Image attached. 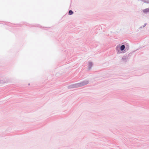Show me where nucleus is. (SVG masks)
I'll return each instance as SVG.
<instances>
[{
  "label": "nucleus",
  "instance_id": "nucleus-4",
  "mask_svg": "<svg viewBox=\"0 0 149 149\" xmlns=\"http://www.w3.org/2000/svg\"><path fill=\"white\" fill-rule=\"evenodd\" d=\"M73 12L71 10H69V14L70 15H72L73 14Z\"/></svg>",
  "mask_w": 149,
  "mask_h": 149
},
{
  "label": "nucleus",
  "instance_id": "nucleus-6",
  "mask_svg": "<svg viewBox=\"0 0 149 149\" xmlns=\"http://www.w3.org/2000/svg\"><path fill=\"white\" fill-rule=\"evenodd\" d=\"M89 65H90V66L91 65H92V63H89Z\"/></svg>",
  "mask_w": 149,
  "mask_h": 149
},
{
  "label": "nucleus",
  "instance_id": "nucleus-3",
  "mask_svg": "<svg viewBox=\"0 0 149 149\" xmlns=\"http://www.w3.org/2000/svg\"><path fill=\"white\" fill-rule=\"evenodd\" d=\"M144 12H149V9H146L143 10Z\"/></svg>",
  "mask_w": 149,
  "mask_h": 149
},
{
  "label": "nucleus",
  "instance_id": "nucleus-2",
  "mask_svg": "<svg viewBox=\"0 0 149 149\" xmlns=\"http://www.w3.org/2000/svg\"><path fill=\"white\" fill-rule=\"evenodd\" d=\"M125 48V46L123 45L120 47V49L121 51L123 50Z\"/></svg>",
  "mask_w": 149,
  "mask_h": 149
},
{
  "label": "nucleus",
  "instance_id": "nucleus-1",
  "mask_svg": "<svg viewBox=\"0 0 149 149\" xmlns=\"http://www.w3.org/2000/svg\"><path fill=\"white\" fill-rule=\"evenodd\" d=\"M88 81H86L85 82H83L82 83L77 84L76 85V87H79V86H83L84 85H85L88 84Z\"/></svg>",
  "mask_w": 149,
  "mask_h": 149
},
{
  "label": "nucleus",
  "instance_id": "nucleus-5",
  "mask_svg": "<svg viewBox=\"0 0 149 149\" xmlns=\"http://www.w3.org/2000/svg\"><path fill=\"white\" fill-rule=\"evenodd\" d=\"M145 1V2L148 3L149 2V0H143Z\"/></svg>",
  "mask_w": 149,
  "mask_h": 149
}]
</instances>
